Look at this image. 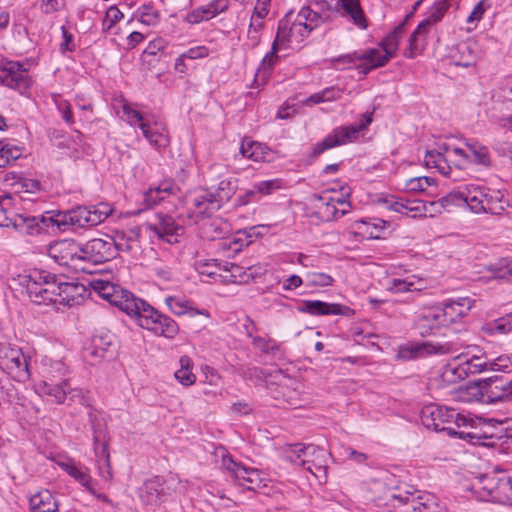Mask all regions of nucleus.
<instances>
[{
	"mask_svg": "<svg viewBox=\"0 0 512 512\" xmlns=\"http://www.w3.org/2000/svg\"><path fill=\"white\" fill-rule=\"evenodd\" d=\"M473 155L472 161L478 165L489 166L491 163L488 149L485 146H481L477 143L466 144Z\"/></svg>",
	"mask_w": 512,
	"mask_h": 512,
	"instance_id": "nucleus-53",
	"label": "nucleus"
},
{
	"mask_svg": "<svg viewBox=\"0 0 512 512\" xmlns=\"http://www.w3.org/2000/svg\"><path fill=\"white\" fill-rule=\"evenodd\" d=\"M298 310L313 316L343 315L350 317L354 315V310L348 306L320 300H304Z\"/></svg>",
	"mask_w": 512,
	"mask_h": 512,
	"instance_id": "nucleus-21",
	"label": "nucleus"
},
{
	"mask_svg": "<svg viewBox=\"0 0 512 512\" xmlns=\"http://www.w3.org/2000/svg\"><path fill=\"white\" fill-rule=\"evenodd\" d=\"M297 21L302 22V31L305 34V37H307L313 29L325 22L324 19H322V16H320L315 11V8H312L311 6L303 7L300 10L297 16Z\"/></svg>",
	"mask_w": 512,
	"mask_h": 512,
	"instance_id": "nucleus-39",
	"label": "nucleus"
},
{
	"mask_svg": "<svg viewBox=\"0 0 512 512\" xmlns=\"http://www.w3.org/2000/svg\"><path fill=\"white\" fill-rule=\"evenodd\" d=\"M300 36L301 39L305 37L302 31V22L295 21L292 24L288 20L282 19L279 22L276 38L272 44L271 51L263 58L261 62V69L264 73L269 72L278 60L276 55L279 45H283L287 42H291L293 39H297Z\"/></svg>",
	"mask_w": 512,
	"mask_h": 512,
	"instance_id": "nucleus-10",
	"label": "nucleus"
},
{
	"mask_svg": "<svg viewBox=\"0 0 512 512\" xmlns=\"http://www.w3.org/2000/svg\"><path fill=\"white\" fill-rule=\"evenodd\" d=\"M41 381H62L67 380L65 378L67 374V367L62 360H54L51 357L44 356L40 361L38 367Z\"/></svg>",
	"mask_w": 512,
	"mask_h": 512,
	"instance_id": "nucleus-29",
	"label": "nucleus"
},
{
	"mask_svg": "<svg viewBox=\"0 0 512 512\" xmlns=\"http://www.w3.org/2000/svg\"><path fill=\"white\" fill-rule=\"evenodd\" d=\"M414 326L423 337L434 334L436 330L446 326L440 305L419 310L414 320Z\"/></svg>",
	"mask_w": 512,
	"mask_h": 512,
	"instance_id": "nucleus-19",
	"label": "nucleus"
},
{
	"mask_svg": "<svg viewBox=\"0 0 512 512\" xmlns=\"http://www.w3.org/2000/svg\"><path fill=\"white\" fill-rule=\"evenodd\" d=\"M61 467L63 470L85 487L90 493L94 494V489L91 486V477L87 472V469L78 467L74 463H62Z\"/></svg>",
	"mask_w": 512,
	"mask_h": 512,
	"instance_id": "nucleus-42",
	"label": "nucleus"
},
{
	"mask_svg": "<svg viewBox=\"0 0 512 512\" xmlns=\"http://www.w3.org/2000/svg\"><path fill=\"white\" fill-rule=\"evenodd\" d=\"M500 473L486 474L480 477V488L487 492V495L495 498L497 495Z\"/></svg>",
	"mask_w": 512,
	"mask_h": 512,
	"instance_id": "nucleus-54",
	"label": "nucleus"
},
{
	"mask_svg": "<svg viewBox=\"0 0 512 512\" xmlns=\"http://www.w3.org/2000/svg\"><path fill=\"white\" fill-rule=\"evenodd\" d=\"M141 131L150 145L157 150L165 149L170 145L167 126L162 121L156 119L155 116H151L148 123L142 125Z\"/></svg>",
	"mask_w": 512,
	"mask_h": 512,
	"instance_id": "nucleus-23",
	"label": "nucleus"
},
{
	"mask_svg": "<svg viewBox=\"0 0 512 512\" xmlns=\"http://www.w3.org/2000/svg\"><path fill=\"white\" fill-rule=\"evenodd\" d=\"M214 18L208 5H203L193 9L186 15V21L190 24H199Z\"/></svg>",
	"mask_w": 512,
	"mask_h": 512,
	"instance_id": "nucleus-58",
	"label": "nucleus"
},
{
	"mask_svg": "<svg viewBox=\"0 0 512 512\" xmlns=\"http://www.w3.org/2000/svg\"><path fill=\"white\" fill-rule=\"evenodd\" d=\"M238 373L246 380H253L256 382L262 381L264 377L263 370L256 366L243 365L239 367Z\"/></svg>",
	"mask_w": 512,
	"mask_h": 512,
	"instance_id": "nucleus-64",
	"label": "nucleus"
},
{
	"mask_svg": "<svg viewBox=\"0 0 512 512\" xmlns=\"http://www.w3.org/2000/svg\"><path fill=\"white\" fill-rule=\"evenodd\" d=\"M459 2L460 0H436L433 3L426 18L418 24L409 37L408 47L404 52L406 58L413 59L424 51L431 27L440 22L451 7L457 8Z\"/></svg>",
	"mask_w": 512,
	"mask_h": 512,
	"instance_id": "nucleus-5",
	"label": "nucleus"
},
{
	"mask_svg": "<svg viewBox=\"0 0 512 512\" xmlns=\"http://www.w3.org/2000/svg\"><path fill=\"white\" fill-rule=\"evenodd\" d=\"M451 342L433 343L429 341L407 343L399 346L397 358L404 361L414 360L429 355H446L456 352Z\"/></svg>",
	"mask_w": 512,
	"mask_h": 512,
	"instance_id": "nucleus-11",
	"label": "nucleus"
},
{
	"mask_svg": "<svg viewBox=\"0 0 512 512\" xmlns=\"http://www.w3.org/2000/svg\"><path fill=\"white\" fill-rule=\"evenodd\" d=\"M480 196L484 197V213L500 214L505 209L504 195L499 190L485 187L484 194Z\"/></svg>",
	"mask_w": 512,
	"mask_h": 512,
	"instance_id": "nucleus-37",
	"label": "nucleus"
},
{
	"mask_svg": "<svg viewBox=\"0 0 512 512\" xmlns=\"http://www.w3.org/2000/svg\"><path fill=\"white\" fill-rule=\"evenodd\" d=\"M123 115L130 126H138L141 130L142 125L147 124L151 117H144L143 114L134 109L130 104L125 103L122 107Z\"/></svg>",
	"mask_w": 512,
	"mask_h": 512,
	"instance_id": "nucleus-51",
	"label": "nucleus"
},
{
	"mask_svg": "<svg viewBox=\"0 0 512 512\" xmlns=\"http://www.w3.org/2000/svg\"><path fill=\"white\" fill-rule=\"evenodd\" d=\"M113 212L108 203H98L96 205H78L67 210L50 211L47 218L43 221H49L51 227H56L59 231L69 229L92 227L104 222Z\"/></svg>",
	"mask_w": 512,
	"mask_h": 512,
	"instance_id": "nucleus-2",
	"label": "nucleus"
},
{
	"mask_svg": "<svg viewBox=\"0 0 512 512\" xmlns=\"http://www.w3.org/2000/svg\"><path fill=\"white\" fill-rule=\"evenodd\" d=\"M456 50L453 55L455 65L467 68L475 64L476 57L468 43L458 44Z\"/></svg>",
	"mask_w": 512,
	"mask_h": 512,
	"instance_id": "nucleus-46",
	"label": "nucleus"
},
{
	"mask_svg": "<svg viewBox=\"0 0 512 512\" xmlns=\"http://www.w3.org/2000/svg\"><path fill=\"white\" fill-rule=\"evenodd\" d=\"M91 342L96 345V348L101 350V353L108 355L111 359L114 357V336L109 332H100L92 337Z\"/></svg>",
	"mask_w": 512,
	"mask_h": 512,
	"instance_id": "nucleus-47",
	"label": "nucleus"
},
{
	"mask_svg": "<svg viewBox=\"0 0 512 512\" xmlns=\"http://www.w3.org/2000/svg\"><path fill=\"white\" fill-rule=\"evenodd\" d=\"M88 417L93 432L94 452L99 473L103 479L109 481L113 475L108 451L106 424L94 409H90Z\"/></svg>",
	"mask_w": 512,
	"mask_h": 512,
	"instance_id": "nucleus-7",
	"label": "nucleus"
},
{
	"mask_svg": "<svg viewBox=\"0 0 512 512\" xmlns=\"http://www.w3.org/2000/svg\"><path fill=\"white\" fill-rule=\"evenodd\" d=\"M129 316L137 325L154 333L156 336L174 339L179 333L177 322L166 314L161 313L145 300H137V308H133Z\"/></svg>",
	"mask_w": 512,
	"mask_h": 512,
	"instance_id": "nucleus-4",
	"label": "nucleus"
},
{
	"mask_svg": "<svg viewBox=\"0 0 512 512\" xmlns=\"http://www.w3.org/2000/svg\"><path fill=\"white\" fill-rule=\"evenodd\" d=\"M181 368L178 369L174 376L184 386H190L195 383L196 376L192 373V362L188 356H182L180 358Z\"/></svg>",
	"mask_w": 512,
	"mask_h": 512,
	"instance_id": "nucleus-49",
	"label": "nucleus"
},
{
	"mask_svg": "<svg viewBox=\"0 0 512 512\" xmlns=\"http://www.w3.org/2000/svg\"><path fill=\"white\" fill-rule=\"evenodd\" d=\"M430 203L423 200L401 199L391 202L389 208L397 213H404L406 215L413 213V217L426 216L428 212L432 213V211H441L440 206H430Z\"/></svg>",
	"mask_w": 512,
	"mask_h": 512,
	"instance_id": "nucleus-28",
	"label": "nucleus"
},
{
	"mask_svg": "<svg viewBox=\"0 0 512 512\" xmlns=\"http://www.w3.org/2000/svg\"><path fill=\"white\" fill-rule=\"evenodd\" d=\"M194 267L199 274L212 277L217 274L219 263L216 259H197Z\"/></svg>",
	"mask_w": 512,
	"mask_h": 512,
	"instance_id": "nucleus-57",
	"label": "nucleus"
},
{
	"mask_svg": "<svg viewBox=\"0 0 512 512\" xmlns=\"http://www.w3.org/2000/svg\"><path fill=\"white\" fill-rule=\"evenodd\" d=\"M36 392L41 396L52 397L55 403L62 404L70 392V386L68 380L40 381L36 385Z\"/></svg>",
	"mask_w": 512,
	"mask_h": 512,
	"instance_id": "nucleus-30",
	"label": "nucleus"
},
{
	"mask_svg": "<svg viewBox=\"0 0 512 512\" xmlns=\"http://www.w3.org/2000/svg\"><path fill=\"white\" fill-rule=\"evenodd\" d=\"M192 212L200 216H210L220 209V204L214 199L213 192L207 188H200L187 197Z\"/></svg>",
	"mask_w": 512,
	"mask_h": 512,
	"instance_id": "nucleus-22",
	"label": "nucleus"
},
{
	"mask_svg": "<svg viewBox=\"0 0 512 512\" xmlns=\"http://www.w3.org/2000/svg\"><path fill=\"white\" fill-rule=\"evenodd\" d=\"M459 438L474 445L494 447L503 439H512V427L509 421L489 419L474 424L468 418L467 427L459 432Z\"/></svg>",
	"mask_w": 512,
	"mask_h": 512,
	"instance_id": "nucleus-3",
	"label": "nucleus"
},
{
	"mask_svg": "<svg viewBox=\"0 0 512 512\" xmlns=\"http://www.w3.org/2000/svg\"><path fill=\"white\" fill-rule=\"evenodd\" d=\"M202 234L208 240L225 238L230 234V224L222 218H213L205 222L201 227Z\"/></svg>",
	"mask_w": 512,
	"mask_h": 512,
	"instance_id": "nucleus-36",
	"label": "nucleus"
},
{
	"mask_svg": "<svg viewBox=\"0 0 512 512\" xmlns=\"http://www.w3.org/2000/svg\"><path fill=\"white\" fill-rule=\"evenodd\" d=\"M25 285L30 300L38 305H80L87 288L79 282H67L64 276H57L45 270H32L25 276Z\"/></svg>",
	"mask_w": 512,
	"mask_h": 512,
	"instance_id": "nucleus-1",
	"label": "nucleus"
},
{
	"mask_svg": "<svg viewBox=\"0 0 512 512\" xmlns=\"http://www.w3.org/2000/svg\"><path fill=\"white\" fill-rule=\"evenodd\" d=\"M94 288L103 299L118 307L128 316L134 311L133 308H137V300L139 298L128 290L104 281L96 282Z\"/></svg>",
	"mask_w": 512,
	"mask_h": 512,
	"instance_id": "nucleus-13",
	"label": "nucleus"
},
{
	"mask_svg": "<svg viewBox=\"0 0 512 512\" xmlns=\"http://www.w3.org/2000/svg\"><path fill=\"white\" fill-rule=\"evenodd\" d=\"M273 398L279 406L297 407L299 405V392L296 388H290L286 385L279 386L273 393Z\"/></svg>",
	"mask_w": 512,
	"mask_h": 512,
	"instance_id": "nucleus-41",
	"label": "nucleus"
},
{
	"mask_svg": "<svg viewBox=\"0 0 512 512\" xmlns=\"http://www.w3.org/2000/svg\"><path fill=\"white\" fill-rule=\"evenodd\" d=\"M0 84L12 89H27L31 85L28 70L18 61H5L0 66Z\"/></svg>",
	"mask_w": 512,
	"mask_h": 512,
	"instance_id": "nucleus-18",
	"label": "nucleus"
},
{
	"mask_svg": "<svg viewBox=\"0 0 512 512\" xmlns=\"http://www.w3.org/2000/svg\"><path fill=\"white\" fill-rule=\"evenodd\" d=\"M12 206L11 194L0 195V227H11L13 215H8L7 210Z\"/></svg>",
	"mask_w": 512,
	"mask_h": 512,
	"instance_id": "nucleus-55",
	"label": "nucleus"
},
{
	"mask_svg": "<svg viewBox=\"0 0 512 512\" xmlns=\"http://www.w3.org/2000/svg\"><path fill=\"white\" fill-rule=\"evenodd\" d=\"M46 498H49L51 501L55 500V497L49 490H42L32 495L29 499L31 512L36 509L44 508L48 502V499Z\"/></svg>",
	"mask_w": 512,
	"mask_h": 512,
	"instance_id": "nucleus-61",
	"label": "nucleus"
},
{
	"mask_svg": "<svg viewBox=\"0 0 512 512\" xmlns=\"http://www.w3.org/2000/svg\"><path fill=\"white\" fill-rule=\"evenodd\" d=\"M138 237L139 234L133 231H130L129 234L125 232L118 233L114 239L116 253L118 251L131 252L135 250L138 247Z\"/></svg>",
	"mask_w": 512,
	"mask_h": 512,
	"instance_id": "nucleus-48",
	"label": "nucleus"
},
{
	"mask_svg": "<svg viewBox=\"0 0 512 512\" xmlns=\"http://www.w3.org/2000/svg\"><path fill=\"white\" fill-rule=\"evenodd\" d=\"M358 135L354 125L338 126L321 142L314 145L312 156L317 157L328 149L355 142Z\"/></svg>",
	"mask_w": 512,
	"mask_h": 512,
	"instance_id": "nucleus-17",
	"label": "nucleus"
},
{
	"mask_svg": "<svg viewBox=\"0 0 512 512\" xmlns=\"http://www.w3.org/2000/svg\"><path fill=\"white\" fill-rule=\"evenodd\" d=\"M316 452H318V456L322 458L326 455V450L323 448L316 447L312 444L304 445L297 443L289 445L284 458L286 461L301 467H306L307 464L312 462V460H310V456H314Z\"/></svg>",
	"mask_w": 512,
	"mask_h": 512,
	"instance_id": "nucleus-26",
	"label": "nucleus"
},
{
	"mask_svg": "<svg viewBox=\"0 0 512 512\" xmlns=\"http://www.w3.org/2000/svg\"><path fill=\"white\" fill-rule=\"evenodd\" d=\"M508 499L512 501V477L500 472L497 495L495 499Z\"/></svg>",
	"mask_w": 512,
	"mask_h": 512,
	"instance_id": "nucleus-59",
	"label": "nucleus"
},
{
	"mask_svg": "<svg viewBox=\"0 0 512 512\" xmlns=\"http://www.w3.org/2000/svg\"><path fill=\"white\" fill-rule=\"evenodd\" d=\"M139 21L148 26H155L160 21V13L152 5L144 4L138 8Z\"/></svg>",
	"mask_w": 512,
	"mask_h": 512,
	"instance_id": "nucleus-52",
	"label": "nucleus"
},
{
	"mask_svg": "<svg viewBox=\"0 0 512 512\" xmlns=\"http://www.w3.org/2000/svg\"><path fill=\"white\" fill-rule=\"evenodd\" d=\"M165 303L170 311L177 316L184 315L187 312L188 302L182 298L168 296L165 298Z\"/></svg>",
	"mask_w": 512,
	"mask_h": 512,
	"instance_id": "nucleus-62",
	"label": "nucleus"
},
{
	"mask_svg": "<svg viewBox=\"0 0 512 512\" xmlns=\"http://www.w3.org/2000/svg\"><path fill=\"white\" fill-rule=\"evenodd\" d=\"M0 368L18 381H26L30 377L28 359L18 348H0Z\"/></svg>",
	"mask_w": 512,
	"mask_h": 512,
	"instance_id": "nucleus-12",
	"label": "nucleus"
},
{
	"mask_svg": "<svg viewBox=\"0 0 512 512\" xmlns=\"http://www.w3.org/2000/svg\"><path fill=\"white\" fill-rule=\"evenodd\" d=\"M474 300L468 297L451 299L444 302L440 309L446 326L459 321L471 310Z\"/></svg>",
	"mask_w": 512,
	"mask_h": 512,
	"instance_id": "nucleus-25",
	"label": "nucleus"
},
{
	"mask_svg": "<svg viewBox=\"0 0 512 512\" xmlns=\"http://www.w3.org/2000/svg\"><path fill=\"white\" fill-rule=\"evenodd\" d=\"M237 190V180L234 178L222 179L215 192H213L214 199L220 204V208L223 204L227 203Z\"/></svg>",
	"mask_w": 512,
	"mask_h": 512,
	"instance_id": "nucleus-40",
	"label": "nucleus"
},
{
	"mask_svg": "<svg viewBox=\"0 0 512 512\" xmlns=\"http://www.w3.org/2000/svg\"><path fill=\"white\" fill-rule=\"evenodd\" d=\"M392 506L398 512H439L437 498L428 492H393L390 495Z\"/></svg>",
	"mask_w": 512,
	"mask_h": 512,
	"instance_id": "nucleus-8",
	"label": "nucleus"
},
{
	"mask_svg": "<svg viewBox=\"0 0 512 512\" xmlns=\"http://www.w3.org/2000/svg\"><path fill=\"white\" fill-rule=\"evenodd\" d=\"M83 262L102 264L116 257L114 238H93L82 244Z\"/></svg>",
	"mask_w": 512,
	"mask_h": 512,
	"instance_id": "nucleus-16",
	"label": "nucleus"
},
{
	"mask_svg": "<svg viewBox=\"0 0 512 512\" xmlns=\"http://www.w3.org/2000/svg\"><path fill=\"white\" fill-rule=\"evenodd\" d=\"M49 256L61 266L78 268V263L83 262L82 244L74 239H63L49 246Z\"/></svg>",
	"mask_w": 512,
	"mask_h": 512,
	"instance_id": "nucleus-15",
	"label": "nucleus"
},
{
	"mask_svg": "<svg viewBox=\"0 0 512 512\" xmlns=\"http://www.w3.org/2000/svg\"><path fill=\"white\" fill-rule=\"evenodd\" d=\"M405 31L404 23H399L380 43L382 50L391 54V58L398 49L399 41Z\"/></svg>",
	"mask_w": 512,
	"mask_h": 512,
	"instance_id": "nucleus-45",
	"label": "nucleus"
},
{
	"mask_svg": "<svg viewBox=\"0 0 512 512\" xmlns=\"http://www.w3.org/2000/svg\"><path fill=\"white\" fill-rule=\"evenodd\" d=\"M314 197L320 202V206H318V214H320L321 218L325 221H331L337 218L339 210L336 207V204L350 208V203L343 198H326L322 195H315Z\"/></svg>",
	"mask_w": 512,
	"mask_h": 512,
	"instance_id": "nucleus-35",
	"label": "nucleus"
},
{
	"mask_svg": "<svg viewBox=\"0 0 512 512\" xmlns=\"http://www.w3.org/2000/svg\"><path fill=\"white\" fill-rule=\"evenodd\" d=\"M156 222L149 223L148 229L158 238L165 239L169 243L176 242V237L184 231L182 225L176 223L175 219L164 213H156Z\"/></svg>",
	"mask_w": 512,
	"mask_h": 512,
	"instance_id": "nucleus-20",
	"label": "nucleus"
},
{
	"mask_svg": "<svg viewBox=\"0 0 512 512\" xmlns=\"http://www.w3.org/2000/svg\"><path fill=\"white\" fill-rule=\"evenodd\" d=\"M176 187L171 181L161 182L155 187H150L143 194V202L146 208H152L163 201L166 196L174 193Z\"/></svg>",
	"mask_w": 512,
	"mask_h": 512,
	"instance_id": "nucleus-33",
	"label": "nucleus"
},
{
	"mask_svg": "<svg viewBox=\"0 0 512 512\" xmlns=\"http://www.w3.org/2000/svg\"><path fill=\"white\" fill-rule=\"evenodd\" d=\"M333 11L347 18L360 29H366L368 22L361 8L360 0H332Z\"/></svg>",
	"mask_w": 512,
	"mask_h": 512,
	"instance_id": "nucleus-24",
	"label": "nucleus"
},
{
	"mask_svg": "<svg viewBox=\"0 0 512 512\" xmlns=\"http://www.w3.org/2000/svg\"><path fill=\"white\" fill-rule=\"evenodd\" d=\"M306 285L309 287H327L333 284V278L323 272H310L305 276Z\"/></svg>",
	"mask_w": 512,
	"mask_h": 512,
	"instance_id": "nucleus-56",
	"label": "nucleus"
},
{
	"mask_svg": "<svg viewBox=\"0 0 512 512\" xmlns=\"http://www.w3.org/2000/svg\"><path fill=\"white\" fill-rule=\"evenodd\" d=\"M454 361H461L467 377L488 371L489 359L484 354L470 357L467 354H460L454 358Z\"/></svg>",
	"mask_w": 512,
	"mask_h": 512,
	"instance_id": "nucleus-34",
	"label": "nucleus"
},
{
	"mask_svg": "<svg viewBox=\"0 0 512 512\" xmlns=\"http://www.w3.org/2000/svg\"><path fill=\"white\" fill-rule=\"evenodd\" d=\"M83 358L90 365H97L101 363L103 360L110 359L108 355L101 353V350L96 348V345H94L92 342L90 343L89 346L84 348Z\"/></svg>",
	"mask_w": 512,
	"mask_h": 512,
	"instance_id": "nucleus-60",
	"label": "nucleus"
},
{
	"mask_svg": "<svg viewBox=\"0 0 512 512\" xmlns=\"http://www.w3.org/2000/svg\"><path fill=\"white\" fill-rule=\"evenodd\" d=\"M391 59V54L377 48H369L360 52V61H366L368 64L382 63L385 66Z\"/></svg>",
	"mask_w": 512,
	"mask_h": 512,
	"instance_id": "nucleus-50",
	"label": "nucleus"
},
{
	"mask_svg": "<svg viewBox=\"0 0 512 512\" xmlns=\"http://www.w3.org/2000/svg\"><path fill=\"white\" fill-rule=\"evenodd\" d=\"M253 344L264 354L271 356L274 361L281 362L286 360L285 352L274 339H265L257 336L253 339Z\"/></svg>",
	"mask_w": 512,
	"mask_h": 512,
	"instance_id": "nucleus-38",
	"label": "nucleus"
},
{
	"mask_svg": "<svg viewBox=\"0 0 512 512\" xmlns=\"http://www.w3.org/2000/svg\"><path fill=\"white\" fill-rule=\"evenodd\" d=\"M476 385L479 388L482 401L487 404L512 399V371L480 379L476 382Z\"/></svg>",
	"mask_w": 512,
	"mask_h": 512,
	"instance_id": "nucleus-9",
	"label": "nucleus"
},
{
	"mask_svg": "<svg viewBox=\"0 0 512 512\" xmlns=\"http://www.w3.org/2000/svg\"><path fill=\"white\" fill-rule=\"evenodd\" d=\"M456 361H452L447 363L442 368V378L447 383H457L458 381H462L467 378V372L464 371V368L461 364V361L455 363Z\"/></svg>",
	"mask_w": 512,
	"mask_h": 512,
	"instance_id": "nucleus-44",
	"label": "nucleus"
},
{
	"mask_svg": "<svg viewBox=\"0 0 512 512\" xmlns=\"http://www.w3.org/2000/svg\"><path fill=\"white\" fill-rule=\"evenodd\" d=\"M237 476L234 477L239 484L245 486L248 490H254L260 487L261 478L257 469L243 467L238 470Z\"/></svg>",
	"mask_w": 512,
	"mask_h": 512,
	"instance_id": "nucleus-43",
	"label": "nucleus"
},
{
	"mask_svg": "<svg viewBox=\"0 0 512 512\" xmlns=\"http://www.w3.org/2000/svg\"><path fill=\"white\" fill-rule=\"evenodd\" d=\"M163 496L162 480L159 477L147 480L139 489V497L145 505H156Z\"/></svg>",
	"mask_w": 512,
	"mask_h": 512,
	"instance_id": "nucleus-32",
	"label": "nucleus"
},
{
	"mask_svg": "<svg viewBox=\"0 0 512 512\" xmlns=\"http://www.w3.org/2000/svg\"><path fill=\"white\" fill-rule=\"evenodd\" d=\"M122 18L123 13L116 6H110L103 19V30H110Z\"/></svg>",
	"mask_w": 512,
	"mask_h": 512,
	"instance_id": "nucleus-63",
	"label": "nucleus"
},
{
	"mask_svg": "<svg viewBox=\"0 0 512 512\" xmlns=\"http://www.w3.org/2000/svg\"><path fill=\"white\" fill-rule=\"evenodd\" d=\"M243 157L254 162H269L271 150L263 143L244 138L240 146Z\"/></svg>",
	"mask_w": 512,
	"mask_h": 512,
	"instance_id": "nucleus-31",
	"label": "nucleus"
},
{
	"mask_svg": "<svg viewBox=\"0 0 512 512\" xmlns=\"http://www.w3.org/2000/svg\"><path fill=\"white\" fill-rule=\"evenodd\" d=\"M50 212L40 216H29L22 214H13L11 227L21 234L39 233L43 229L51 227L49 221H43V218L49 217Z\"/></svg>",
	"mask_w": 512,
	"mask_h": 512,
	"instance_id": "nucleus-27",
	"label": "nucleus"
},
{
	"mask_svg": "<svg viewBox=\"0 0 512 512\" xmlns=\"http://www.w3.org/2000/svg\"><path fill=\"white\" fill-rule=\"evenodd\" d=\"M421 421L428 429L445 431L450 436L459 437V432L467 427L468 418L454 409L430 404L422 408Z\"/></svg>",
	"mask_w": 512,
	"mask_h": 512,
	"instance_id": "nucleus-6",
	"label": "nucleus"
},
{
	"mask_svg": "<svg viewBox=\"0 0 512 512\" xmlns=\"http://www.w3.org/2000/svg\"><path fill=\"white\" fill-rule=\"evenodd\" d=\"M484 192V186L467 188L466 192H451L438 201H431L430 206H440L442 209L464 201L473 212L484 213V197L480 196L481 194H484Z\"/></svg>",
	"mask_w": 512,
	"mask_h": 512,
	"instance_id": "nucleus-14",
	"label": "nucleus"
}]
</instances>
